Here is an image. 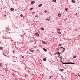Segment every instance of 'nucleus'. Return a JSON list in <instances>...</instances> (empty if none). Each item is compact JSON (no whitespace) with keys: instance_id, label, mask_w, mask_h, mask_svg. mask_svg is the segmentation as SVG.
Returning a JSON list of instances; mask_svg holds the SVG:
<instances>
[{"instance_id":"obj_12","label":"nucleus","mask_w":80,"mask_h":80,"mask_svg":"<svg viewBox=\"0 0 80 80\" xmlns=\"http://www.w3.org/2000/svg\"><path fill=\"white\" fill-rule=\"evenodd\" d=\"M72 3H75V1H74L73 0H72Z\"/></svg>"},{"instance_id":"obj_11","label":"nucleus","mask_w":80,"mask_h":80,"mask_svg":"<svg viewBox=\"0 0 80 80\" xmlns=\"http://www.w3.org/2000/svg\"><path fill=\"white\" fill-rule=\"evenodd\" d=\"M0 50H3V47H1L0 48Z\"/></svg>"},{"instance_id":"obj_38","label":"nucleus","mask_w":80,"mask_h":80,"mask_svg":"<svg viewBox=\"0 0 80 80\" xmlns=\"http://www.w3.org/2000/svg\"><path fill=\"white\" fill-rule=\"evenodd\" d=\"M12 52H13V53H14V52H15V51H12Z\"/></svg>"},{"instance_id":"obj_26","label":"nucleus","mask_w":80,"mask_h":80,"mask_svg":"<svg viewBox=\"0 0 80 80\" xmlns=\"http://www.w3.org/2000/svg\"><path fill=\"white\" fill-rule=\"evenodd\" d=\"M3 55H4L6 57H7V55H5V53H3Z\"/></svg>"},{"instance_id":"obj_10","label":"nucleus","mask_w":80,"mask_h":80,"mask_svg":"<svg viewBox=\"0 0 80 80\" xmlns=\"http://www.w3.org/2000/svg\"><path fill=\"white\" fill-rule=\"evenodd\" d=\"M11 11H13V10H14V9L11 8Z\"/></svg>"},{"instance_id":"obj_9","label":"nucleus","mask_w":80,"mask_h":80,"mask_svg":"<svg viewBox=\"0 0 80 80\" xmlns=\"http://www.w3.org/2000/svg\"><path fill=\"white\" fill-rule=\"evenodd\" d=\"M35 34H36V35H37V36H39V34H38V33H36Z\"/></svg>"},{"instance_id":"obj_24","label":"nucleus","mask_w":80,"mask_h":80,"mask_svg":"<svg viewBox=\"0 0 80 80\" xmlns=\"http://www.w3.org/2000/svg\"><path fill=\"white\" fill-rule=\"evenodd\" d=\"M52 76H50L49 77V79H50V78H52Z\"/></svg>"},{"instance_id":"obj_5","label":"nucleus","mask_w":80,"mask_h":80,"mask_svg":"<svg viewBox=\"0 0 80 80\" xmlns=\"http://www.w3.org/2000/svg\"><path fill=\"white\" fill-rule=\"evenodd\" d=\"M59 58H60V60L61 61H62V57L60 56V57H59Z\"/></svg>"},{"instance_id":"obj_32","label":"nucleus","mask_w":80,"mask_h":80,"mask_svg":"<svg viewBox=\"0 0 80 80\" xmlns=\"http://www.w3.org/2000/svg\"><path fill=\"white\" fill-rule=\"evenodd\" d=\"M78 76H79V75H80V74H79V73H78Z\"/></svg>"},{"instance_id":"obj_16","label":"nucleus","mask_w":80,"mask_h":80,"mask_svg":"<svg viewBox=\"0 0 80 80\" xmlns=\"http://www.w3.org/2000/svg\"><path fill=\"white\" fill-rule=\"evenodd\" d=\"M43 60L44 61H46V60H47V59L46 58H44L43 59Z\"/></svg>"},{"instance_id":"obj_19","label":"nucleus","mask_w":80,"mask_h":80,"mask_svg":"<svg viewBox=\"0 0 80 80\" xmlns=\"http://www.w3.org/2000/svg\"><path fill=\"white\" fill-rule=\"evenodd\" d=\"M63 48V51L62 52H65V48Z\"/></svg>"},{"instance_id":"obj_7","label":"nucleus","mask_w":80,"mask_h":80,"mask_svg":"<svg viewBox=\"0 0 80 80\" xmlns=\"http://www.w3.org/2000/svg\"><path fill=\"white\" fill-rule=\"evenodd\" d=\"M43 50H44V51H45V52H47V49H46L45 48H43Z\"/></svg>"},{"instance_id":"obj_23","label":"nucleus","mask_w":80,"mask_h":80,"mask_svg":"<svg viewBox=\"0 0 80 80\" xmlns=\"http://www.w3.org/2000/svg\"><path fill=\"white\" fill-rule=\"evenodd\" d=\"M2 64L0 63V67H2Z\"/></svg>"},{"instance_id":"obj_3","label":"nucleus","mask_w":80,"mask_h":80,"mask_svg":"<svg viewBox=\"0 0 80 80\" xmlns=\"http://www.w3.org/2000/svg\"><path fill=\"white\" fill-rule=\"evenodd\" d=\"M35 1H32L31 2V5H33V3H35Z\"/></svg>"},{"instance_id":"obj_41","label":"nucleus","mask_w":80,"mask_h":80,"mask_svg":"<svg viewBox=\"0 0 80 80\" xmlns=\"http://www.w3.org/2000/svg\"><path fill=\"white\" fill-rule=\"evenodd\" d=\"M5 71H7V70H5Z\"/></svg>"},{"instance_id":"obj_8","label":"nucleus","mask_w":80,"mask_h":80,"mask_svg":"<svg viewBox=\"0 0 80 80\" xmlns=\"http://www.w3.org/2000/svg\"><path fill=\"white\" fill-rule=\"evenodd\" d=\"M42 5V4H40L38 6L39 7H41Z\"/></svg>"},{"instance_id":"obj_40","label":"nucleus","mask_w":80,"mask_h":80,"mask_svg":"<svg viewBox=\"0 0 80 80\" xmlns=\"http://www.w3.org/2000/svg\"><path fill=\"white\" fill-rule=\"evenodd\" d=\"M60 53V54H61V53Z\"/></svg>"},{"instance_id":"obj_34","label":"nucleus","mask_w":80,"mask_h":80,"mask_svg":"<svg viewBox=\"0 0 80 80\" xmlns=\"http://www.w3.org/2000/svg\"><path fill=\"white\" fill-rule=\"evenodd\" d=\"M12 75H13V76H15V74H12Z\"/></svg>"},{"instance_id":"obj_25","label":"nucleus","mask_w":80,"mask_h":80,"mask_svg":"<svg viewBox=\"0 0 80 80\" xmlns=\"http://www.w3.org/2000/svg\"><path fill=\"white\" fill-rule=\"evenodd\" d=\"M35 17H37V18H38V15H36L35 16Z\"/></svg>"},{"instance_id":"obj_31","label":"nucleus","mask_w":80,"mask_h":80,"mask_svg":"<svg viewBox=\"0 0 80 80\" xmlns=\"http://www.w3.org/2000/svg\"><path fill=\"white\" fill-rule=\"evenodd\" d=\"M25 77L26 78H27V75L25 74Z\"/></svg>"},{"instance_id":"obj_33","label":"nucleus","mask_w":80,"mask_h":80,"mask_svg":"<svg viewBox=\"0 0 80 80\" xmlns=\"http://www.w3.org/2000/svg\"><path fill=\"white\" fill-rule=\"evenodd\" d=\"M59 46H61V45H62V44H60L59 45Z\"/></svg>"},{"instance_id":"obj_2","label":"nucleus","mask_w":80,"mask_h":80,"mask_svg":"<svg viewBox=\"0 0 80 80\" xmlns=\"http://www.w3.org/2000/svg\"><path fill=\"white\" fill-rule=\"evenodd\" d=\"M42 43L43 44H47V42H45V41H42Z\"/></svg>"},{"instance_id":"obj_13","label":"nucleus","mask_w":80,"mask_h":80,"mask_svg":"<svg viewBox=\"0 0 80 80\" xmlns=\"http://www.w3.org/2000/svg\"><path fill=\"white\" fill-rule=\"evenodd\" d=\"M77 57V56H73V58H75Z\"/></svg>"},{"instance_id":"obj_1","label":"nucleus","mask_w":80,"mask_h":80,"mask_svg":"<svg viewBox=\"0 0 80 80\" xmlns=\"http://www.w3.org/2000/svg\"><path fill=\"white\" fill-rule=\"evenodd\" d=\"M61 62L62 63V64H74V63H72V62H67V63H63L62 61H61Z\"/></svg>"},{"instance_id":"obj_28","label":"nucleus","mask_w":80,"mask_h":80,"mask_svg":"<svg viewBox=\"0 0 80 80\" xmlns=\"http://www.w3.org/2000/svg\"><path fill=\"white\" fill-rule=\"evenodd\" d=\"M53 2H56V0H53Z\"/></svg>"},{"instance_id":"obj_27","label":"nucleus","mask_w":80,"mask_h":80,"mask_svg":"<svg viewBox=\"0 0 80 80\" xmlns=\"http://www.w3.org/2000/svg\"><path fill=\"white\" fill-rule=\"evenodd\" d=\"M44 12H45V13H47V11L45 10V11H44Z\"/></svg>"},{"instance_id":"obj_36","label":"nucleus","mask_w":80,"mask_h":80,"mask_svg":"<svg viewBox=\"0 0 80 80\" xmlns=\"http://www.w3.org/2000/svg\"><path fill=\"white\" fill-rule=\"evenodd\" d=\"M32 13H35V12H32Z\"/></svg>"},{"instance_id":"obj_6","label":"nucleus","mask_w":80,"mask_h":80,"mask_svg":"<svg viewBox=\"0 0 80 80\" xmlns=\"http://www.w3.org/2000/svg\"><path fill=\"white\" fill-rule=\"evenodd\" d=\"M61 15L62 14H60V13H58V17H61Z\"/></svg>"},{"instance_id":"obj_35","label":"nucleus","mask_w":80,"mask_h":80,"mask_svg":"<svg viewBox=\"0 0 80 80\" xmlns=\"http://www.w3.org/2000/svg\"><path fill=\"white\" fill-rule=\"evenodd\" d=\"M77 15V13H76V14H75V15Z\"/></svg>"},{"instance_id":"obj_14","label":"nucleus","mask_w":80,"mask_h":80,"mask_svg":"<svg viewBox=\"0 0 80 80\" xmlns=\"http://www.w3.org/2000/svg\"><path fill=\"white\" fill-rule=\"evenodd\" d=\"M60 71H61V72H63L64 70V69H62L60 70Z\"/></svg>"},{"instance_id":"obj_29","label":"nucleus","mask_w":80,"mask_h":80,"mask_svg":"<svg viewBox=\"0 0 80 80\" xmlns=\"http://www.w3.org/2000/svg\"><path fill=\"white\" fill-rule=\"evenodd\" d=\"M56 50H57V51L59 50V49L58 48H57L56 49Z\"/></svg>"},{"instance_id":"obj_22","label":"nucleus","mask_w":80,"mask_h":80,"mask_svg":"<svg viewBox=\"0 0 80 80\" xmlns=\"http://www.w3.org/2000/svg\"><path fill=\"white\" fill-rule=\"evenodd\" d=\"M58 33H59V34H61V32H58Z\"/></svg>"},{"instance_id":"obj_39","label":"nucleus","mask_w":80,"mask_h":80,"mask_svg":"<svg viewBox=\"0 0 80 80\" xmlns=\"http://www.w3.org/2000/svg\"><path fill=\"white\" fill-rule=\"evenodd\" d=\"M79 76V77H80V75Z\"/></svg>"},{"instance_id":"obj_30","label":"nucleus","mask_w":80,"mask_h":80,"mask_svg":"<svg viewBox=\"0 0 80 80\" xmlns=\"http://www.w3.org/2000/svg\"><path fill=\"white\" fill-rule=\"evenodd\" d=\"M41 29H42V30H44V29L43 28H42Z\"/></svg>"},{"instance_id":"obj_17","label":"nucleus","mask_w":80,"mask_h":80,"mask_svg":"<svg viewBox=\"0 0 80 80\" xmlns=\"http://www.w3.org/2000/svg\"><path fill=\"white\" fill-rule=\"evenodd\" d=\"M29 50H30V52H32L33 51V50H32L30 49Z\"/></svg>"},{"instance_id":"obj_18","label":"nucleus","mask_w":80,"mask_h":80,"mask_svg":"<svg viewBox=\"0 0 80 80\" xmlns=\"http://www.w3.org/2000/svg\"><path fill=\"white\" fill-rule=\"evenodd\" d=\"M60 29H59V28H58V29L57 30V31H60Z\"/></svg>"},{"instance_id":"obj_21","label":"nucleus","mask_w":80,"mask_h":80,"mask_svg":"<svg viewBox=\"0 0 80 80\" xmlns=\"http://www.w3.org/2000/svg\"><path fill=\"white\" fill-rule=\"evenodd\" d=\"M20 17H23V15L22 14H21L20 15Z\"/></svg>"},{"instance_id":"obj_15","label":"nucleus","mask_w":80,"mask_h":80,"mask_svg":"<svg viewBox=\"0 0 80 80\" xmlns=\"http://www.w3.org/2000/svg\"><path fill=\"white\" fill-rule=\"evenodd\" d=\"M65 10L67 12V11H68V8H66L65 9Z\"/></svg>"},{"instance_id":"obj_20","label":"nucleus","mask_w":80,"mask_h":80,"mask_svg":"<svg viewBox=\"0 0 80 80\" xmlns=\"http://www.w3.org/2000/svg\"><path fill=\"white\" fill-rule=\"evenodd\" d=\"M33 8H30V10H33Z\"/></svg>"},{"instance_id":"obj_4","label":"nucleus","mask_w":80,"mask_h":80,"mask_svg":"<svg viewBox=\"0 0 80 80\" xmlns=\"http://www.w3.org/2000/svg\"><path fill=\"white\" fill-rule=\"evenodd\" d=\"M57 53L58 55V58H59V57H60V52H58Z\"/></svg>"},{"instance_id":"obj_37","label":"nucleus","mask_w":80,"mask_h":80,"mask_svg":"<svg viewBox=\"0 0 80 80\" xmlns=\"http://www.w3.org/2000/svg\"><path fill=\"white\" fill-rule=\"evenodd\" d=\"M48 21H49V20H50V19H48Z\"/></svg>"}]
</instances>
